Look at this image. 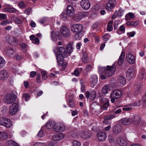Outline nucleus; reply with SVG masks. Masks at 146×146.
<instances>
[{
    "instance_id": "de8ad7c7",
    "label": "nucleus",
    "mask_w": 146,
    "mask_h": 146,
    "mask_svg": "<svg viewBox=\"0 0 146 146\" xmlns=\"http://www.w3.org/2000/svg\"><path fill=\"white\" fill-rule=\"evenodd\" d=\"M117 14V16L118 17H121L124 14V10L121 9H120L118 10Z\"/></svg>"
},
{
    "instance_id": "6e6d98bb",
    "label": "nucleus",
    "mask_w": 146,
    "mask_h": 146,
    "mask_svg": "<svg viewBox=\"0 0 146 146\" xmlns=\"http://www.w3.org/2000/svg\"><path fill=\"white\" fill-rule=\"evenodd\" d=\"M110 35L109 34H106L103 37L104 40L105 41L108 40L110 37Z\"/></svg>"
},
{
    "instance_id": "423d86ee",
    "label": "nucleus",
    "mask_w": 146,
    "mask_h": 146,
    "mask_svg": "<svg viewBox=\"0 0 146 146\" xmlns=\"http://www.w3.org/2000/svg\"><path fill=\"white\" fill-rule=\"evenodd\" d=\"M78 136H80L82 138L84 139H86L89 138L91 136V135L90 132L87 130L81 131L79 132L78 135H73L72 136L74 137H77Z\"/></svg>"
},
{
    "instance_id": "1a4fd4ad",
    "label": "nucleus",
    "mask_w": 146,
    "mask_h": 146,
    "mask_svg": "<svg viewBox=\"0 0 146 146\" xmlns=\"http://www.w3.org/2000/svg\"><path fill=\"white\" fill-rule=\"evenodd\" d=\"M60 32L62 36L65 37H68L71 35L69 29L64 26L61 27L60 29Z\"/></svg>"
},
{
    "instance_id": "4468645a",
    "label": "nucleus",
    "mask_w": 146,
    "mask_h": 146,
    "mask_svg": "<svg viewBox=\"0 0 146 146\" xmlns=\"http://www.w3.org/2000/svg\"><path fill=\"white\" fill-rule=\"evenodd\" d=\"M80 5L83 9H88L90 7V2L88 0H82L80 2Z\"/></svg>"
},
{
    "instance_id": "e433bc0d",
    "label": "nucleus",
    "mask_w": 146,
    "mask_h": 146,
    "mask_svg": "<svg viewBox=\"0 0 146 146\" xmlns=\"http://www.w3.org/2000/svg\"><path fill=\"white\" fill-rule=\"evenodd\" d=\"M11 19L17 24H21L22 23V21L19 18L14 16H13Z\"/></svg>"
},
{
    "instance_id": "473e14b6",
    "label": "nucleus",
    "mask_w": 146,
    "mask_h": 146,
    "mask_svg": "<svg viewBox=\"0 0 146 146\" xmlns=\"http://www.w3.org/2000/svg\"><path fill=\"white\" fill-rule=\"evenodd\" d=\"M135 17L134 15L132 13H129L126 15L125 16L126 21L130 20L131 19Z\"/></svg>"
},
{
    "instance_id": "9b49d317",
    "label": "nucleus",
    "mask_w": 146,
    "mask_h": 146,
    "mask_svg": "<svg viewBox=\"0 0 146 146\" xmlns=\"http://www.w3.org/2000/svg\"><path fill=\"white\" fill-rule=\"evenodd\" d=\"M18 110V105L16 103H13L10 107L9 109V114L11 115H13L15 114Z\"/></svg>"
},
{
    "instance_id": "393cba45",
    "label": "nucleus",
    "mask_w": 146,
    "mask_h": 146,
    "mask_svg": "<svg viewBox=\"0 0 146 146\" xmlns=\"http://www.w3.org/2000/svg\"><path fill=\"white\" fill-rule=\"evenodd\" d=\"M98 80V77L96 75H93L90 78L91 86L94 87L96 84Z\"/></svg>"
},
{
    "instance_id": "9d476101",
    "label": "nucleus",
    "mask_w": 146,
    "mask_h": 146,
    "mask_svg": "<svg viewBox=\"0 0 146 146\" xmlns=\"http://www.w3.org/2000/svg\"><path fill=\"white\" fill-rule=\"evenodd\" d=\"M91 112L93 114L99 113L102 112L101 111V107L100 106L96 103H93L91 107Z\"/></svg>"
},
{
    "instance_id": "3c124183",
    "label": "nucleus",
    "mask_w": 146,
    "mask_h": 146,
    "mask_svg": "<svg viewBox=\"0 0 146 146\" xmlns=\"http://www.w3.org/2000/svg\"><path fill=\"white\" fill-rule=\"evenodd\" d=\"M128 104L126 106H124V107L122 108V110L124 111H129L132 110V108L131 107H129L130 106H128Z\"/></svg>"
},
{
    "instance_id": "ddd939ff",
    "label": "nucleus",
    "mask_w": 146,
    "mask_h": 146,
    "mask_svg": "<svg viewBox=\"0 0 146 146\" xmlns=\"http://www.w3.org/2000/svg\"><path fill=\"white\" fill-rule=\"evenodd\" d=\"M127 61L130 64H133L135 63L136 56L131 53H128L126 55Z\"/></svg>"
},
{
    "instance_id": "4be33fe9",
    "label": "nucleus",
    "mask_w": 146,
    "mask_h": 146,
    "mask_svg": "<svg viewBox=\"0 0 146 146\" xmlns=\"http://www.w3.org/2000/svg\"><path fill=\"white\" fill-rule=\"evenodd\" d=\"M131 119V123L135 126H137L139 125L141 122V118L138 116H133Z\"/></svg>"
},
{
    "instance_id": "6e6552de",
    "label": "nucleus",
    "mask_w": 146,
    "mask_h": 146,
    "mask_svg": "<svg viewBox=\"0 0 146 146\" xmlns=\"http://www.w3.org/2000/svg\"><path fill=\"white\" fill-rule=\"evenodd\" d=\"M65 129V127L63 123L61 122L56 123L54 127V130L56 132H63Z\"/></svg>"
},
{
    "instance_id": "aec40b11",
    "label": "nucleus",
    "mask_w": 146,
    "mask_h": 146,
    "mask_svg": "<svg viewBox=\"0 0 146 146\" xmlns=\"http://www.w3.org/2000/svg\"><path fill=\"white\" fill-rule=\"evenodd\" d=\"M134 74V70L132 68H129L127 70L126 76L129 79H132Z\"/></svg>"
},
{
    "instance_id": "49530a36",
    "label": "nucleus",
    "mask_w": 146,
    "mask_h": 146,
    "mask_svg": "<svg viewBox=\"0 0 146 146\" xmlns=\"http://www.w3.org/2000/svg\"><path fill=\"white\" fill-rule=\"evenodd\" d=\"M81 85V90L82 92H84L85 91V86L84 83L83 82L81 81L80 82Z\"/></svg>"
},
{
    "instance_id": "7c9ffc66",
    "label": "nucleus",
    "mask_w": 146,
    "mask_h": 146,
    "mask_svg": "<svg viewBox=\"0 0 146 146\" xmlns=\"http://www.w3.org/2000/svg\"><path fill=\"white\" fill-rule=\"evenodd\" d=\"M122 130V128L119 125H114L113 128V131L116 133H120Z\"/></svg>"
},
{
    "instance_id": "f8f14e48",
    "label": "nucleus",
    "mask_w": 146,
    "mask_h": 146,
    "mask_svg": "<svg viewBox=\"0 0 146 146\" xmlns=\"http://www.w3.org/2000/svg\"><path fill=\"white\" fill-rule=\"evenodd\" d=\"M126 80L125 77L121 76H119L117 80V84L119 87H122L125 84Z\"/></svg>"
},
{
    "instance_id": "f257e3e1",
    "label": "nucleus",
    "mask_w": 146,
    "mask_h": 146,
    "mask_svg": "<svg viewBox=\"0 0 146 146\" xmlns=\"http://www.w3.org/2000/svg\"><path fill=\"white\" fill-rule=\"evenodd\" d=\"M53 51L58 61L60 60L63 58H65L67 56V52L63 47H54Z\"/></svg>"
},
{
    "instance_id": "bf43d9fd",
    "label": "nucleus",
    "mask_w": 146,
    "mask_h": 146,
    "mask_svg": "<svg viewBox=\"0 0 146 146\" xmlns=\"http://www.w3.org/2000/svg\"><path fill=\"white\" fill-rule=\"evenodd\" d=\"M73 146H81V143L78 141H73Z\"/></svg>"
},
{
    "instance_id": "09e8293b",
    "label": "nucleus",
    "mask_w": 146,
    "mask_h": 146,
    "mask_svg": "<svg viewBox=\"0 0 146 146\" xmlns=\"http://www.w3.org/2000/svg\"><path fill=\"white\" fill-rule=\"evenodd\" d=\"M136 32L135 31H133L130 32H128L127 33V36L129 37H133L136 34Z\"/></svg>"
},
{
    "instance_id": "dca6fc26",
    "label": "nucleus",
    "mask_w": 146,
    "mask_h": 146,
    "mask_svg": "<svg viewBox=\"0 0 146 146\" xmlns=\"http://www.w3.org/2000/svg\"><path fill=\"white\" fill-rule=\"evenodd\" d=\"M9 76L8 73L5 70L0 71V80L4 81L7 79Z\"/></svg>"
},
{
    "instance_id": "a18cd8bd",
    "label": "nucleus",
    "mask_w": 146,
    "mask_h": 146,
    "mask_svg": "<svg viewBox=\"0 0 146 146\" xmlns=\"http://www.w3.org/2000/svg\"><path fill=\"white\" fill-rule=\"evenodd\" d=\"M96 93L95 91H93L90 93V99L93 100H94L96 97Z\"/></svg>"
},
{
    "instance_id": "a19ab883",
    "label": "nucleus",
    "mask_w": 146,
    "mask_h": 146,
    "mask_svg": "<svg viewBox=\"0 0 146 146\" xmlns=\"http://www.w3.org/2000/svg\"><path fill=\"white\" fill-rule=\"evenodd\" d=\"M82 36V34L81 32L77 33L75 36L74 38L76 40H80L81 39Z\"/></svg>"
},
{
    "instance_id": "13d9d810",
    "label": "nucleus",
    "mask_w": 146,
    "mask_h": 146,
    "mask_svg": "<svg viewBox=\"0 0 146 146\" xmlns=\"http://www.w3.org/2000/svg\"><path fill=\"white\" fill-rule=\"evenodd\" d=\"M82 19V16L79 15H76L75 17V20L76 21H78Z\"/></svg>"
},
{
    "instance_id": "5fc2aeb1",
    "label": "nucleus",
    "mask_w": 146,
    "mask_h": 146,
    "mask_svg": "<svg viewBox=\"0 0 146 146\" xmlns=\"http://www.w3.org/2000/svg\"><path fill=\"white\" fill-rule=\"evenodd\" d=\"M51 37L53 40H55V39L57 36V35H56L54 31H52L51 33Z\"/></svg>"
},
{
    "instance_id": "72a5a7b5",
    "label": "nucleus",
    "mask_w": 146,
    "mask_h": 146,
    "mask_svg": "<svg viewBox=\"0 0 146 146\" xmlns=\"http://www.w3.org/2000/svg\"><path fill=\"white\" fill-rule=\"evenodd\" d=\"M48 19L46 17H43L40 19L38 20V22L41 24H43L46 23L48 21Z\"/></svg>"
},
{
    "instance_id": "4c0bfd02",
    "label": "nucleus",
    "mask_w": 146,
    "mask_h": 146,
    "mask_svg": "<svg viewBox=\"0 0 146 146\" xmlns=\"http://www.w3.org/2000/svg\"><path fill=\"white\" fill-rule=\"evenodd\" d=\"M82 69L81 68H77L75 69L74 72V75L76 76H78L79 75L80 72H82Z\"/></svg>"
},
{
    "instance_id": "b1692460",
    "label": "nucleus",
    "mask_w": 146,
    "mask_h": 146,
    "mask_svg": "<svg viewBox=\"0 0 146 146\" xmlns=\"http://www.w3.org/2000/svg\"><path fill=\"white\" fill-rule=\"evenodd\" d=\"M56 123L54 120H50L46 123V126L47 129H54Z\"/></svg>"
},
{
    "instance_id": "bb28decb",
    "label": "nucleus",
    "mask_w": 146,
    "mask_h": 146,
    "mask_svg": "<svg viewBox=\"0 0 146 146\" xmlns=\"http://www.w3.org/2000/svg\"><path fill=\"white\" fill-rule=\"evenodd\" d=\"M125 54L124 52H122L119 58L117 64L120 66L121 65L123 62L125 57Z\"/></svg>"
},
{
    "instance_id": "79ce46f5",
    "label": "nucleus",
    "mask_w": 146,
    "mask_h": 146,
    "mask_svg": "<svg viewBox=\"0 0 146 146\" xmlns=\"http://www.w3.org/2000/svg\"><path fill=\"white\" fill-rule=\"evenodd\" d=\"M67 15L66 13L63 12L60 15L61 19L63 21H65L67 19Z\"/></svg>"
},
{
    "instance_id": "58836bf2",
    "label": "nucleus",
    "mask_w": 146,
    "mask_h": 146,
    "mask_svg": "<svg viewBox=\"0 0 146 146\" xmlns=\"http://www.w3.org/2000/svg\"><path fill=\"white\" fill-rule=\"evenodd\" d=\"M115 117V114H111L105 116L104 117V119L105 120H110Z\"/></svg>"
},
{
    "instance_id": "a878e982",
    "label": "nucleus",
    "mask_w": 146,
    "mask_h": 146,
    "mask_svg": "<svg viewBox=\"0 0 146 146\" xmlns=\"http://www.w3.org/2000/svg\"><path fill=\"white\" fill-rule=\"evenodd\" d=\"M73 43L71 42L69 43L66 46V49L67 50V53L68 54H70L73 51Z\"/></svg>"
},
{
    "instance_id": "8fccbe9b",
    "label": "nucleus",
    "mask_w": 146,
    "mask_h": 146,
    "mask_svg": "<svg viewBox=\"0 0 146 146\" xmlns=\"http://www.w3.org/2000/svg\"><path fill=\"white\" fill-rule=\"evenodd\" d=\"M106 69L105 67L99 66L98 70L99 72L101 74H102L104 72L105 73L106 71Z\"/></svg>"
},
{
    "instance_id": "39448f33",
    "label": "nucleus",
    "mask_w": 146,
    "mask_h": 146,
    "mask_svg": "<svg viewBox=\"0 0 146 146\" xmlns=\"http://www.w3.org/2000/svg\"><path fill=\"white\" fill-rule=\"evenodd\" d=\"M0 125L6 127H9L12 125V123L10 119L1 117L0 118Z\"/></svg>"
},
{
    "instance_id": "c9c22d12",
    "label": "nucleus",
    "mask_w": 146,
    "mask_h": 146,
    "mask_svg": "<svg viewBox=\"0 0 146 146\" xmlns=\"http://www.w3.org/2000/svg\"><path fill=\"white\" fill-rule=\"evenodd\" d=\"M125 32V28L123 25L120 27L118 30L117 31V33L120 35L121 34L124 33Z\"/></svg>"
},
{
    "instance_id": "c03bdc74",
    "label": "nucleus",
    "mask_w": 146,
    "mask_h": 146,
    "mask_svg": "<svg viewBox=\"0 0 146 146\" xmlns=\"http://www.w3.org/2000/svg\"><path fill=\"white\" fill-rule=\"evenodd\" d=\"M22 98L23 99L27 101L29 99V97L28 94L25 93L23 95Z\"/></svg>"
},
{
    "instance_id": "ea45409f",
    "label": "nucleus",
    "mask_w": 146,
    "mask_h": 146,
    "mask_svg": "<svg viewBox=\"0 0 146 146\" xmlns=\"http://www.w3.org/2000/svg\"><path fill=\"white\" fill-rule=\"evenodd\" d=\"M5 61L3 58L0 56V68H3L5 65Z\"/></svg>"
},
{
    "instance_id": "f3484780",
    "label": "nucleus",
    "mask_w": 146,
    "mask_h": 146,
    "mask_svg": "<svg viewBox=\"0 0 146 146\" xmlns=\"http://www.w3.org/2000/svg\"><path fill=\"white\" fill-rule=\"evenodd\" d=\"M5 39L6 41L10 44H14L18 41L16 38L12 36H6Z\"/></svg>"
},
{
    "instance_id": "7ed1b4c3",
    "label": "nucleus",
    "mask_w": 146,
    "mask_h": 146,
    "mask_svg": "<svg viewBox=\"0 0 146 146\" xmlns=\"http://www.w3.org/2000/svg\"><path fill=\"white\" fill-rule=\"evenodd\" d=\"M122 95V92L120 90H113L110 93V98L112 103H114L116 99L120 98Z\"/></svg>"
},
{
    "instance_id": "0eeeda50",
    "label": "nucleus",
    "mask_w": 146,
    "mask_h": 146,
    "mask_svg": "<svg viewBox=\"0 0 146 146\" xmlns=\"http://www.w3.org/2000/svg\"><path fill=\"white\" fill-rule=\"evenodd\" d=\"M71 30L74 33L81 32L83 29V26L80 24H74L70 26Z\"/></svg>"
},
{
    "instance_id": "412c9836",
    "label": "nucleus",
    "mask_w": 146,
    "mask_h": 146,
    "mask_svg": "<svg viewBox=\"0 0 146 146\" xmlns=\"http://www.w3.org/2000/svg\"><path fill=\"white\" fill-rule=\"evenodd\" d=\"M97 137L99 141H103L105 140L106 136L105 133L101 131L98 134Z\"/></svg>"
},
{
    "instance_id": "603ef678",
    "label": "nucleus",
    "mask_w": 146,
    "mask_h": 146,
    "mask_svg": "<svg viewBox=\"0 0 146 146\" xmlns=\"http://www.w3.org/2000/svg\"><path fill=\"white\" fill-rule=\"evenodd\" d=\"M141 101H138L133 104H128V106H138L140 105Z\"/></svg>"
},
{
    "instance_id": "f704fd0d",
    "label": "nucleus",
    "mask_w": 146,
    "mask_h": 146,
    "mask_svg": "<svg viewBox=\"0 0 146 146\" xmlns=\"http://www.w3.org/2000/svg\"><path fill=\"white\" fill-rule=\"evenodd\" d=\"M113 22L112 21H110L108 23L107 25V30L109 31H112Z\"/></svg>"
},
{
    "instance_id": "cd10ccee",
    "label": "nucleus",
    "mask_w": 146,
    "mask_h": 146,
    "mask_svg": "<svg viewBox=\"0 0 146 146\" xmlns=\"http://www.w3.org/2000/svg\"><path fill=\"white\" fill-rule=\"evenodd\" d=\"M121 120L122 124L124 125H127L131 123V119L130 118H124Z\"/></svg>"
},
{
    "instance_id": "0e129e2a",
    "label": "nucleus",
    "mask_w": 146,
    "mask_h": 146,
    "mask_svg": "<svg viewBox=\"0 0 146 146\" xmlns=\"http://www.w3.org/2000/svg\"><path fill=\"white\" fill-rule=\"evenodd\" d=\"M10 22V21H5L1 22V25L2 26H5L7 24L9 23Z\"/></svg>"
},
{
    "instance_id": "6ab92c4d",
    "label": "nucleus",
    "mask_w": 146,
    "mask_h": 146,
    "mask_svg": "<svg viewBox=\"0 0 146 146\" xmlns=\"http://www.w3.org/2000/svg\"><path fill=\"white\" fill-rule=\"evenodd\" d=\"M109 100L108 98H105L102 99L101 101L102 104V109L104 110H107L109 106Z\"/></svg>"
},
{
    "instance_id": "5701e85b",
    "label": "nucleus",
    "mask_w": 146,
    "mask_h": 146,
    "mask_svg": "<svg viewBox=\"0 0 146 146\" xmlns=\"http://www.w3.org/2000/svg\"><path fill=\"white\" fill-rule=\"evenodd\" d=\"M67 13L68 16L72 17L73 16L74 13V8L71 5H68L67 8Z\"/></svg>"
},
{
    "instance_id": "c85d7f7f",
    "label": "nucleus",
    "mask_w": 146,
    "mask_h": 146,
    "mask_svg": "<svg viewBox=\"0 0 146 146\" xmlns=\"http://www.w3.org/2000/svg\"><path fill=\"white\" fill-rule=\"evenodd\" d=\"M8 135L6 133L3 131H0V141H3L7 139Z\"/></svg>"
},
{
    "instance_id": "2f4dec72",
    "label": "nucleus",
    "mask_w": 146,
    "mask_h": 146,
    "mask_svg": "<svg viewBox=\"0 0 146 146\" xmlns=\"http://www.w3.org/2000/svg\"><path fill=\"white\" fill-rule=\"evenodd\" d=\"M4 11L6 12L15 13L17 11V10L14 8H7L3 9Z\"/></svg>"
},
{
    "instance_id": "69168bd1",
    "label": "nucleus",
    "mask_w": 146,
    "mask_h": 146,
    "mask_svg": "<svg viewBox=\"0 0 146 146\" xmlns=\"http://www.w3.org/2000/svg\"><path fill=\"white\" fill-rule=\"evenodd\" d=\"M59 140H60L63 139L65 137L64 135L62 133H61L58 135Z\"/></svg>"
},
{
    "instance_id": "37998d69",
    "label": "nucleus",
    "mask_w": 146,
    "mask_h": 146,
    "mask_svg": "<svg viewBox=\"0 0 146 146\" xmlns=\"http://www.w3.org/2000/svg\"><path fill=\"white\" fill-rule=\"evenodd\" d=\"M8 143L9 146H19L17 143L13 141H9Z\"/></svg>"
},
{
    "instance_id": "680f3d73",
    "label": "nucleus",
    "mask_w": 146,
    "mask_h": 146,
    "mask_svg": "<svg viewBox=\"0 0 146 146\" xmlns=\"http://www.w3.org/2000/svg\"><path fill=\"white\" fill-rule=\"evenodd\" d=\"M25 13L26 14H27L29 15L31 12V8H28L26 9L25 11Z\"/></svg>"
},
{
    "instance_id": "e2e57ef3",
    "label": "nucleus",
    "mask_w": 146,
    "mask_h": 146,
    "mask_svg": "<svg viewBox=\"0 0 146 146\" xmlns=\"http://www.w3.org/2000/svg\"><path fill=\"white\" fill-rule=\"evenodd\" d=\"M52 139L53 140L55 141H59L57 134H54L53 135Z\"/></svg>"
},
{
    "instance_id": "c756f323",
    "label": "nucleus",
    "mask_w": 146,
    "mask_h": 146,
    "mask_svg": "<svg viewBox=\"0 0 146 146\" xmlns=\"http://www.w3.org/2000/svg\"><path fill=\"white\" fill-rule=\"evenodd\" d=\"M110 87L108 85H106L104 86L102 88V93L105 94H107L109 91H110Z\"/></svg>"
},
{
    "instance_id": "2eb2a0df",
    "label": "nucleus",
    "mask_w": 146,
    "mask_h": 146,
    "mask_svg": "<svg viewBox=\"0 0 146 146\" xmlns=\"http://www.w3.org/2000/svg\"><path fill=\"white\" fill-rule=\"evenodd\" d=\"M115 6V4L113 0H110L107 3L106 8V9L108 11H111L113 9Z\"/></svg>"
},
{
    "instance_id": "f03ea898",
    "label": "nucleus",
    "mask_w": 146,
    "mask_h": 146,
    "mask_svg": "<svg viewBox=\"0 0 146 146\" xmlns=\"http://www.w3.org/2000/svg\"><path fill=\"white\" fill-rule=\"evenodd\" d=\"M17 98V96L15 94L10 93L4 96L3 101L6 104H10L15 102Z\"/></svg>"
},
{
    "instance_id": "4d7b16f0",
    "label": "nucleus",
    "mask_w": 146,
    "mask_h": 146,
    "mask_svg": "<svg viewBox=\"0 0 146 146\" xmlns=\"http://www.w3.org/2000/svg\"><path fill=\"white\" fill-rule=\"evenodd\" d=\"M18 6L21 8H25L26 7V5L24 4V3L22 2H21L19 3L18 4Z\"/></svg>"
},
{
    "instance_id": "774afa93",
    "label": "nucleus",
    "mask_w": 146,
    "mask_h": 146,
    "mask_svg": "<svg viewBox=\"0 0 146 146\" xmlns=\"http://www.w3.org/2000/svg\"><path fill=\"white\" fill-rule=\"evenodd\" d=\"M32 42L33 43L36 44H38L39 42V40L38 38H36L34 40L32 41Z\"/></svg>"
},
{
    "instance_id": "20e7f679",
    "label": "nucleus",
    "mask_w": 146,
    "mask_h": 146,
    "mask_svg": "<svg viewBox=\"0 0 146 146\" xmlns=\"http://www.w3.org/2000/svg\"><path fill=\"white\" fill-rule=\"evenodd\" d=\"M115 69L116 66L115 65L113 64L111 66H108L106 67L104 74L106 76H111L114 74Z\"/></svg>"
},
{
    "instance_id": "864d4df0",
    "label": "nucleus",
    "mask_w": 146,
    "mask_h": 146,
    "mask_svg": "<svg viewBox=\"0 0 146 146\" xmlns=\"http://www.w3.org/2000/svg\"><path fill=\"white\" fill-rule=\"evenodd\" d=\"M41 73L42 74V79L44 80L48 78L46 74V72L45 71H42Z\"/></svg>"
},
{
    "instance_id": "338daca9",
    "label": "nucleus",
    "mask_w": 146,
    "mask_h": 146,
    "mask_svg": "<svg viewBox=\"0 0 146 146\" xmlns=\"http://www.w3.org/2000/svg\"><path fill=\"white\" fill-rule=\"evenodd\" d=\"M14 52V51L12 48H10L9 50H8L7 51V53L10 56L11 55L13 54Z\"/></svg>"
},
{
    "instance_id": "a211bd4d",
    "label": "nucleus",
    "mask_w": 146,
    "mask_h": 146,
    "mask_svg": "<svg viewBox=\"0 0 146 146\" xmlns=\"http://www.w3.org/2000/svg\"><path fill=\"white\" fill-rule=\"evenodd\" d=\"M116 143L120 146H126L127 145L126 140L121 137L117 138Z\"/></svg>"
},
{
    "instance_id": "052dcab7",
    "label": "nucleus",
    "mask_w": 146,
    "mask_h": 146,
    "mask_svg": "<svg viewBox=\"0 0 146 146\" xmlns=\"http://www.w3.org/2000/svg\"><path fill=\"white\" fill-rule=\"evenodd\" d=\"M20 47L23 50L25 51V50L26 47V45L23 43H21L20 44Z\"/></svg>"
}]
</instances>
